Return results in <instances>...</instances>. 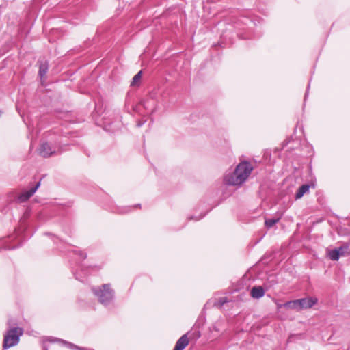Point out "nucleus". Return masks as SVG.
Wrapping results in <instances>:
<instances>
[{"mask_svg":"<svg viewBox=\"0 0 350 350\" xmlns=\"http://www.w3.org/2000/svg\"><path fill=\"white\" fill-rule=\"evenodd\" d=\"M252 170L253 167L250 162L242 161L233 172L225 176L224 181L229 185L240 186L247 179Z\"/></svg>","mask_w":350,"mask_h":350,"instance_id":"f257e3e1","label":"nucleus"},{"mask_svg":"<svg viewBox=\"0 0 350 350\" xmlns=\"http://www.w3.org/2000/svg\"><path fill=\"white\" fill-rule=\"evenodd\" d=\"M92 291L98 297L99 302L105 306L109 304L113 299L114 291L111 288L109 284H103L99 288L92 287Z\"/></svg>","mask_w":350,"mask_h":350,"instance_id":"f03ea898","label":"nucleus"},{"mask_svg":"<svg viewBox=\"0 0 350 350\" xmlns=\"http://www.w3.org/2000/svg\"><path fill=\"white\" fill-rule=\"evenodd\" d=\"M23 334V329L21 327H12L9 329L4 334L3 349L5 350L16 345L19 342L20 336Z\"/></svg>","mask_w":350,"mask_h":350,"instance_id":"7ed1b4c3","label":"nucleus"},{"mask_svg":"<svg viewBox=\"0 0 350 350\" xmlns=\"http://www.w3.org/2000/svg\"><path fill=\"white\" fill-rule=\"evenodd\" d=\"M318 302L317 297H304L299 299H295L290 301H287L284 306L291 309H295L298 311L308 309L312 308Z\"/></svg>","mask_w":350,"mask_h":350,"instance_id":"20e7f679","label":"nucleus"},{"mask_svg":"<svg viewBox=\"0 0 350 350\" xmlns=\"http://www.w3.org/2000/svg\"><path fill=\"white\" fill-rule=\"evenodd\" d=\"M38 152L40 156L44 158L50 157L51 156L56 154V151L52 150L51 146L46 142L40 143Z\"/></svg>","mask_w":350,"mask_h":350,"instance_id":"39448f33","label":"nucleus"},{"mask_svg":"<svg viewBox=\"0 0 350 350\" xmlns=\"http://www.w3.org/2000/svg\"><path fill=\"white\" fill-rule=\"evenodd\" d=\"M40 185V182H38L36 184V185L34 187L31 188L29 191H25V192L22 193L21 194H20L18 196V200L21 202H24L27 201L30 197H31L35 193V192L38 189Z\"/></svg>","mask_w":350,"mask_h":350,"instance_id":"423d86ee","label":"nucleus"},{"mask_svg":"<svg viewBox=\"0 0 350 350\" xmlns=\"http://www.w3.org/2000/svg\"><path fill=\"white\" fill-rule=\"evenodd\" d=\"M189 340L187 334H183L176 342L174 348L178 350H183L189 344Z\"/></svg>","mask_w":350,"mask_h":350,"instance_id":"0eeeda50","label":"nucleus"},{"mask_svg":"<svg viewBox=\"0 0 350 350\" xmlns=\"http://www.w3.org/2000/svg\"><path fill=\"white\" fill-rule=\"evenodd\" d=\"M251 296L256 299L261 298L265 295V290L260 286H255L251 290Z\"/></svg>","mask_w":350,"mask_h":350,"instance_id":"6e6552de","label":"nucleus"},{"mask_svg":"<svg viewBox=\"0 0 350 350\" xmlns=\"http://www.w3.org/2000/svg\"><path fill=\"white\" fill-rule=\"evenodd\" d=\"M49 70V63L48 62L45 61L44 62H40V66H39V72L38 75L41 79H42L46 74L47 73Z\"/></svg>","mask_w":350,"mask_h":350,"instance_id":"1a4fd4ad","label":"nucleus"},{"mask_svg":"<svg viewBox=\"0 0 350 350\" xmlns=\"http://www.w3.org/2000/svg\"><path fill=\"white\" fill-rule=\"evenodd\" d=\"M310 185L308 184H304L295 193V199L301 198L306 193L309 191Z\"/></svg>","mask_w":350,"mask_h":350,"instance_id":"9d476101","label":"nucleus"},{"mask_svg":"<svg viewBox=\"0 0 350 350\" xmlns=\"http://www.w3.org/2000/svg\"><path fill=\"white\" fill-rule=\"evenodd\" d=\"M340 254L342 256L350 254V243H345L341 246L338 247Z\"/></svg>","mask_w":350,"mask_h":350,"instance_id":"9b49d317","label":"nucleus"},{"mask_svg":"<svg viewBox=\"0 0 350 350\" xmlns=\"http://www.w3.org/2000/svg\"><path fill=\"white\" fill-rule=\"evenodd\" d=\"M340 251L338 247L335 248L334 250H330L328 252V256L332 260H338L340 256H342L341 254H340Z\"/></svg>","mask_w":350,"mask_h":350,"instance_id":"f8f14e48","label":"nucleus"},{"mask_svg":"<svg viewBox=\"0 0 350 350\" xmlns=\"http://www.w3.org/2000/svg\"><path fill=\"white\" fill-rule=\"evenodd\" d=\"M280 221V218H269L265 219V226L268 228L273 227Z\"/></svg>","mask_w":350,"mask_h":350,"instance_id":"ddd939ff","label":"nucleus"},{"mask_svg":"<svg viewBox=\"0 0 350 350\" xmlns=\"http://www.w3.org/2000/svg\"><path fill=\"white\" fill-rule=\"evenodd\" d=\"M142 75V70L138 72L133 78V80L131 83V86L138 85V82L140 81Z\"/></svg>","mask_w":350,"mask_h":350,"instance_id":"4468645a","label":"nucleus"},{"mask_svg":"<svg viewBox=\"0 0 350 350\" xmlns=\"http://www.w3.org/2000/svg\"><path fill=\"white\" fill-rule=\"evenodd\" d=\"M46 341L48 342H62L63 344H65L66 345H68L69 347V343L68 342H66L64 340H62V339H58V338H53V337H48L46 339Z\"/></svg>","mask_w":350,"mask_h":350,"instance_id":"2eb2a0df","label":"nucleus"},{"mask_svg":"<svg viewBox=\"0 0 350 350\" xmlns=\"http://www.w3.org/2000/svg\"><path fill=\"white\" fill-rule=\"evenodd\" d=\"M76 254L79 255L80 258L83 260L87 258V254L82 250H78L75 252Z\"/></svg>","mask_w":350,"mask_h":350,"instance_id":"dca6fc26","label":"nucleus"},{"mask_svg":"<svg viewBox=\"0 0 350 350\" xmlns=\"http://www.w3.org/2000/svg\"><path fill=\"white\" fill-rule=\"evenodd\" d=\"M69 347L72 349H75L77 350H88L87 348L85 347H79L72 343H69Z\"/></svg>","mask_w":350,"mask_h":350,"instance_id":"f3484780","label":"nucleus"},{"mask_svg":"<svg viewBox=\"0 0 350 350\" xmlns=\"http://www.w3.org/2000/svg\"><path fill=\"white\" fill-rule=\"evenodd\" d=\"M226 302H227L226 298H222L219 300V306H222Z\"/></svg>","mask_w":350,"mask_h":350,"instance_id":"a211bd4d","label":"nucleus"},{"mask_svg":"<svg viewBox=\"0 0 350 350\" xmlns=\"http://www.w3.org/2000/svg\"><path fill=\"white\" fill-rule=\"evenodd\" d=\"M144 122L138 121L137 123V126L138 127H140V126H142L144 124Z\"/></svg>","mask_w":350,"mask_h":350,"instance_id":"6ab92c4d","label":"nucleus"},{"mask_svg":"<svg viewBox=\"0 0 350 350\" xmlns=\"http://www.w3.org/2000/svg\"><path fill=\"white\" fill-rule=\"evenodd\" d=\"M136 207H140L141 206V204H137L135 205Z\"/></svg>","mask_w":350,"mask_h":350,"instance_id":"aec40b11","label":"nucleus"},{"mask_svg":"<svg viewBox=\"0 0 350 350\" xmlns=\"http://www.w3.org/2000/svg\"><path fill=\"white\" fill-rule=\"evenodd\" d=\"M200 332H198V336L200 337Z\"/></svg>","mask_w":350,"mask_h":350,"instance_id":"412c9836","label":"nucleus"},{"mask_svg":"<svg viewBox=\"0 0 350 350\" xmlns=\"http://www.w3.org/2000/svg\"><path fill=\"white\" fill-rule=\"evenodd\" d=\"M44 350H48L46 347H44Z\"/></svg>","mask_w":350,"mask_h":350,"instance_id":"4be33fe9","label":"nucleus"},{"mask_svg":"<svg viewBox=\"0 0 350 350\" xmlns=\"http://www.w3.org/2000/svg\"><path fill=\"white\" fill-rule=\"evenodd\" d=\"M173 350H178V349H175V348H174V349H173Z\"/></svg>","mask_w":350,"mask_h":350,"instance_id":"5701e85b","label":"nucleus"}]
</instances>
